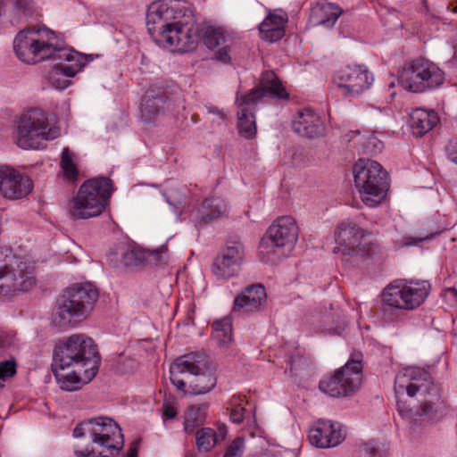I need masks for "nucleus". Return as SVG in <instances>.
<instances>
[{
	"instance_id": "55",
	"label": "nucleus",
	"mask_w": 457,
	"mask_h": 457,
	"mask_svg": "<svg viewBox=\"0 0 457 457\" xmlns=\"http://www.w3.org/2000/svg\"><path fill=\"white\" fill-rule=\"evenodd\" d=\"M216 433H217V436H219V442L224 440L226 437V435H227L226 426H224V425L220 426L218 428V432H216Z\"/></svg>"
},
{
	"instance_id": "37",
	"label": "nucleus",
	"mask_w": 457,
	"mask_h": 457,
	"mask_svg": "<svg viewBox=\"0 0 457 457\" xmlns=\"http://www.w3.org/2000/svg\"><path fill=\"white\" fill-rule=\"evenodd\" d=\"M219 443V436L211 428H202L195 433V445L199 453L210 452Z\"/></svg>"
},
{
	"instance_id": "53",
	"label": "nucleus",
	"mask_w": 457,
	"mask_h": 457,
	"mask_svg": "<svg viewBox=\"0 0 457 457\" xmlns=\"http://www.w3.org/2000/svg\"><path fill=\"white\" fill-rule=\"evenodd\" d=\"M445 296L446 298L451 299L453 302H456L457 297V290L454 287H449L445 290Z\"/></svg>"
},
{
	"instance_id": "7",
	"label": "nucleus",
	"mask_w": 457,
	"mask_h": 457,
	"mask_svg": "<svg viewBox=\"0 0 457 457\" xmlns=\"http://www.w3.org/2000/svg\"><path fill=\"white\" fill-rule=\"evenodd\" d=\"M35 284L30 266L11 248L0 247V295L13 296L29 290Z\"/></svg>"
},
{
	"instance_id": "48",
	"label": "nucleus",
	"mask_w": 457,
	"mask_h": 457,
	"mask_svg": "<svg viewBox=\"0 0 457 457\" xmlns=\"http://www.w3.org/2000/svg\"><path fill=\"white\" fill-rule=\"evenodd\" d=\"M359 454H361V457H382L381 452L373 443L363 445L361 449H359Z\"/></svg>"
},
{
	"instance_id": "43",
	"label": "nucleus",
	"mask_w": 457,
	"mask_h": 457,
	"mask_svg": "<svg viewBox=\"0 0 457 457\" xmlns=\"http://www.w3.org/2000/svg\"><path fill=\"white\" fill-rule=\"evenodd\" d=\"M146 251V264L161 266L166 264L169 261L168 248L165 245H161L157 249Z\"/></svg>"
},
{
	"instance_id": "18",
	"label": "nucleus",
	"mask_w": 457,
	"mask_h": 457,
	"mask_svg": "<svg viewBox=\"0 0 457 457\" xmlns=\"http://www.w3.org/2000/svg\"><path fill=\"white\" fill-rule=\"evenodd\" d=\"M32 187L28 176L7 166L0 168V191L4 197L12 200L25 197Z\"/></svg>"
},
{
	"instance_id": "45",
	"label": "nucleus",
	"mask_w": 457,
	"mask_h": 457,
	"mask_svg": "<svg viewBox=\"0 0 457 457\" xmlns=\"http://www.w3.org/2000/svg\"><path fill=\"white\" fill-rule=\"evenodd\" d=\"M384 147V144L374 135L369 136L362 144L364 153L370 155L379 154Z\"/></svg>"
},
{
	"instance_id": "19",
	"label": "nucleus",
	"mask_w": 457,
	"mask_h": 457,
	"mask_svg": "<svg viewBox=\"0 0 457 457\" xmlns=\"http://www.w3.org/2000/svg\"><path fill=\"white\" fill-rule=\"evenodd\" d=\"M345 437L340 424L325 420L315 422L308 433L310 443L318 448L335 447L343 442Z\"/></svg>"
},
{
	"instance_id": "46",
	"label": "nucleus",
	"mask_w": 457,
	"mask_h": 457,
	"mask_svg": "<svg viewBox=\"0 0 457 457\" xmlns=\"http://www.w3.org/2000/svg\"><path fill=\"white\" fill-rule=\"evenodd\" d=\"M244 449L245 439L241 436H237L228 445L224 457H242Z\"/></svg>"
},
{
	"instance_id": "54",
	"label": "nucleus",
	"mask_w": 457,
	"mask_h": 457,
	"mask_svg": "<svg viewBox=\"0 0 457 457\" xmlns=\"http://www.w3.org/2000/svg\"><path fill=\"white\" fill-rule=\"evenodd\" d=\"M138 441H134L130 445L127 457H137Z\"/></svg>"
},
{
	"instance_id": "12",
	"label": "nucleus",
	"mask_w": 457,
	"mask_h": 457,
	"mask_svg": "<svg viewBox=\"0 0 457 457\" xmlns=\"http://www.w3.org/2000/svg\"><path fill=\"white\" fill-rule=\"evenodd\" d=\"M298 227L291 216L278 218L268 228L260 245L261 253H274L276 249L290 252L298 239Z\"/></svg>"
},
{
	"instance_id": "56",
	"label": "nucleus",
	"mask_w": 457,
	"mask_h": 457,
	"mask_svg": "<svg viewBox=\"0 0 457 457\" xmlns=\"http://www.w3.org/2000/svg\"><path fill=\"white\" fill-rule=\"evenodd\" d=\"M209 112L212 113L220 114V111L216 107H210Z\"/></svg>"
},
{
	"instance_id": "13",
	"label": "nucleus",
	"mask_w": 457,
	"mask_h": 457,
	"mask_svg": "<svg viewBox=\"0 0 457 457\" xmlns=\"http://www.w3.org/2000/svg\"><path fill=\"white\" fill-rule=\"evenodd\" d=\"M362 229L351 220L342 221L335 232L337 245L333 249L334 253H341L345 256H354L360 253L373 254L377 246L373 244L362 245Z\"/></svg>"
},
{
	"instance_id": "17",
	"label": "nucleus",
	"mask_w": 457,
	"mask_h": 457,
	"mask_svg": "<svg viewBox=\"0 0 457 457\" xmlns=\"http://www.w3.org/2000/svg\"><path fill=\"white\" fill-rule=\"evenodd\" d=\"M335 81L345 96H356L370 87L373 77L364 66H346L337 72Z\"/></svg>"
},
{
	"instance_id": "9",
	"label": "nucleus",
	"mask_w": 457,
	"mask_h": 457,
	"mask_svg": "<svg viewBox=\"0 0 457 457\" xmlns=\"http://www.w3.org/2000/svg\"><path fill=\"white\" fill-rule=\"evenodd\" d=\"M398 80L403 88L420 93L440 86L444 82V72L429 61L417 59L403 68Z\"/></svg>"
},
{
	"instance_id": "29",
	"label": "nucleus",
	"mask_w": 457,
	"mask_h": 457,
	"mask_svg": "<svg viewBox=\"0 0 457 457\" xmlns=\"http://www.w3.org/2000/svg\"><path fill=\"white\" fill-rule=\"evenodd\" d=\"M287 20L282 15L269 14L259 25L262 38L273 43L285 35V24Z\"/></svg>"
},
{
	"instance_id": "52",
	"label": "nucleus",
	"mask_w": 457,
	"mask_h": 457,
	"mask_svg": "<svg viewBox=\"0 0 457 457\" xmlns=\"http://www.w3.org/2000/svg\"><path fill=\"white\" fill-rule=\"evenodd\" d=\"M245 409L241 405H236L230 410V419L234 423H241L244 420Z\"/></svg>"
},
{
	"instance_id": "14",
	"label": "nucleus",
	"mask_w": 457,
	"mask_h": 457,
	"mask_svg": "<svg viewBox=\"0 0 457 457\" xmlns=\"http://www.w3.org/2000/svg\"><path fill=\"white\" fill-rule=\"evenodd\" d=\"M406 394L412 397L417 393L423 395L438 396V388L434 385L431 376L426 370L409 367L397 373L395 379V393L396 395Z\"/></svg>"
},
{
	"instance_id": "59",
	"label": "nucleus",
	"mask_w": 457,
	"mask_h": 457,
	"mask_svg": "<svg viewBox=\"0 0 457 457\" xmlns=\"http://www.w3.org/2000/svg\"><path fill=\"white\" fill-rule=\"evenodd\" d=\"M454 11L457 12V6L455 7Z\"/></svg>"
},
{
	"instance_id": "38",
	"label": "nucleus",
	"mask_w": 457,
	"mask_h": 457,
	"mask_svg": "<svg viewBox=\"0 0 457 457\" xmlns=\"http://www.w3.org/2000/svg\"><path fill=\"white\" fill-rule=\"evenodd\" d=\"M237 128L241 136L246 139H251L256 135L255 116L253 112L237 111Z\"/></svg>"
},
{
	"instance_id": "4",
	"label": "nucleus",
	"mask_w": 457,
	"mask_h": 457,
	"mask_svg": "<svg viewBox=\"0 0 457 457\" xmlns=\"http://www.w3.org/2000/svg\"><path fill=\"white\" fill-rule=\"evenodd\" d=\"M99 293L91 283H75L60 296L54 316L59 327H68L85 320L94 308Z\"/></svg>"
},
{
	"instance_id": "32",
	"label": "nucleus",
	"mask_w": 457,
	"mask_h": 457,
	"mask_svg": "<svg viewBox=\"0 0 457 457\" xmlns=\"http://www.w3.org/2000/svg\"><path fill=\"white\" fill-rule=\"evenodd\" d=\"M343 9L332 3H322L318 4L313 11V17L317 24L331 28L335 25Z\"/></svg>"
},
{
	"instance_id": "21",
	"label": "nucleus",
	"mask_w": 457,
	"mask_h": 457,
	"mask_svg": "<svg viewBox=\"0 0 457 457\" xmlns=\"http://www.w3.org/2000/svg\"><path fill=\"white\" fill-rule=\"evenodd\" d=\"M292 128L295 133L308 138L319 137L323 135L325 130L320 117L309 108L297 112L292 121Z\"/></svg>"
},
{
	"instance_id": "42",
	"label": "nucleus",
	"mask_w": 457,
	"mask_h": 457,
	"mask_svg": "<svg viewBox=\"0 0 457 457\" xmlns=\"http://www.w3.org/2000/svg\"><path fill=\"white\" fill-rule=\"evenodd\" d=\"M204 419L200 415V409L192 406L189 408L184 421V429L187 434H191L194 430L203 424Z\"/></svg>"
},
{
	"instance_id": "15",
	"label": "nucleus",
	"mask_w": 457,
	"mask_h": 457,
	"mask_svg": "<svg viewBox=\"0 0 457 457\" xmlns=\"http://www.w3.org/2000/svg\"><path fill=\"white\" fill-rule=\"evenodd\" d=\"M191 7L185 2L156 1L153 2L146 12V27L151 37L165 28L172 20L180 16L184 11L190 10Z\"/></svg>"
},
{
	"instance_id": "40",
	"label": "nucleus",
	"mask_w": 457,
	"mask_h": 457,
	"mask_svg": "<svg viewBox=\"0 0 457 457\" xmlns=\"http://www.w3.org/2000/svg\"><path fill=\"white\" fill-rule=\"evenodd\" d=\"M167 203L173 206L175 213L179 216L181 214V210L187 204L186 188L185 187H172L168 189L164 194Z\"/></svg>"
},
{
	"instance_id": "3",
	"label": "nucleus",
	"mask_w": 457,
	"mask_h": 457,
	"mask_svg": "<svg viewBox=\"0 0 457 457\" xmlns=\"http://www.w3.org/2000/svg\"><path fill=\"white\" fill-rule=\"evenodd\" d=\"M55 116L45 113L39 108H32L23 113L13 132L14 143L21 149L42 148L46 141L55 139L60 129L52 122Z\"/></svg>"
},
{
	"instance_id": "22",
	"label": "nucleus",
	"mask_w": 457,
	"mask_h": 457,
	"mask_svg": "<svg viewBox=\"0 0 457 457\" xmlns=\"http://www.w3.org/2000/svg\"><path fill=\"white\" fill-rule=\"evenodd\" d=\"M147 251L145 249L121 246L108 255L109 264L115 269L135 268L146 264Z\"/></svg>"
},
{
	"instance_id": "2",
	"label": "nucleus",
	"mask_w": 457,
	"mask_h": 457,
	"mask_svg": "<svg viewBox=\"0 0 457 457\" xmlns=\"http://www.w3.org/2000/svg\"><path fill=\"white\" fill-rule=\"evenodd\" d=\"M13 49L19 59L27 63L79 57L78 52L67 48L64 41L46 27L20 31L14 38Z\"/></svg>"
},
{
	"instance_id": "50",
	"label": "nucleus",
	"mask_w": 457,
	"mask_h": 457,
	"mask_svg": "<svg viewBox=\"0 0 457 457\" xmlns=\"http://www.w3.org/2000/svg\"><path fill=\"white\" fill-rule=\"evenodd\" d=\"M448 158L457 164V137L452 138L445 146Z\"/></svg>"
},
{
	"instance_id": "35",
	"label": "nucleus",
	"mask_w": 457,
	"mask_h": 457,
	"mask_svg": "<svg viewBox=\"0 0 457 457\" xmlns=\"http://www.w3.org/2000/svg\"><path fill=\"white\" fill-rule=\"evenodd\" d=\"M165 104L166 97L163 92L154 94L153 89H149L143 99L141 111L145 116L154 115L164 110Z\"/></svg>"
},
{
	"instance_id": "11",
	"label": "nucleus",
	"mask_w": 457,
	"mask_h": 457,
	"mask_svg": "<svg viewBox=\"0 0 457 457\" xmlns=\"http://www.w3.org/2000/svg\"><path fill=\"white\" fill-rule=\"evenodd\" d=\"M361 361L349 360L328 378L320 381L319 388L332 397L347 396L355 392L361 382Z\"/></svg>"
},
{
	"instance_id": "39",
	"label": "nucleus",
	"mask_w": 457,
	"mask_h": 457,
	"mask_svg": "<svg viewBox=\"0 0 457 457\" xmlns=\"http://www.w3.org/2000/svg\"><path fill=\"white\" fill-rule=\"evenodd\" d=\"M397 404H398V410H399V413L403 417V418H409V417H419V419L420 420V421H424V420H432L436 418V411H434L433 410V405H432V400H426V403L421 405L420 408H418L415 412H412L411 411H407L405 410L404 408H403L399 402H397Z\"/></svg>"
},
{
	"instance_id": "30",
	"label": "nucleus",
	"mask_w": 457,
	"mask_h": 457,
	"mask_svg": "<svg viewBox=\"0 0 457 457\" xmlns=\"http://www.w3.org/2000/svg\"><path fill=\"white\" fill-rule=\"evenodd\" d=\"M429 284L427 281H405V300L407 310L419 307L427 298L429 292Z\"/></svg>"
},
{
	"instance_id": "25",
	"label": "nucleus",
	"mask_w": 457,
	"mask_h": 457,
	"mask_svg": "<svg viewBox=\"0 0 457 457\" xmlns=\"http://www.w3.org/2000/svg\"><path fill=\"white\" fill-rule=\"evenodd\" d=\"M65 60L71 64H56L49 74V81L55 89H64L69 87V78L74 77L85 65L83 56L79 53V57Z\"/></svg>"
},
{
	"instance_id": "8",
	"label": "nucleus",
	"mask_w": 457,
	"mask_h": 457,
	"mask_svg": "<svg viewBox=\"0 0 457 457\" xmlns=\"http://www.w3.org/2000/svg\"><path fill=\"white\" fill-rule=\"evenodd\" d=\"M194 26L195 16L192 9L184 11L152 38L158 46L169 47L172 51L188 52L195 49L197 43L196 36L192 33Z\"/></svg>"
},
{
	"instance_id": "58",
	"label": "nucleus",
	"mask_w": 457,
	"mask_h": 457,
	"mask_svg": "<svg viewBox=\"0 0 457 457\" xmlns=\"http://www.w3.org/2000/svg\"><path fill=\"white\" fill-rule=\"evenodd\" d=\"M428 237H420V238L418 239V242H421V241H423L424 239H426V238H428Z\"/></svg>"
},
{
	"instance_id": "1",
	"label": "nucleus",
	"mask_w": 457,
	"mask_h": 457,
	"mask_svg": "<svg viewBox=\"0 0 457 457\" xmlns=\"http://www.w3.org/2000/svg\"><path fill=\"white\" fill-rule=\"evenodd\" d=\"M99 362L93 339L85 334H75L56 344L52 367L60 387L75 391L96 377Z\"/></svg>"
},
{
	"instance_id": "44",
	"label": "nucleus",
	"mask_w": 457,
	"mask_h": 457,
	"mask_svg": "<svg viewBox=\"0 0 457 457\" xmlns=\"http://www.w3.org/2000/svg\"><path fill=\"white\" fill-rule=\"evenodd\" d=\"M290 372L292 376H299L303 372H307L311 370L312 362L308 358L294 355L290 357Z\"/></svg>"
},
{
	"instance_id": "49",
	"label": "nucleus",
	"mask_w": 457,
	"mask_h": 457,
	"mask_svg": "<svg viewBox=\"0 0 457 457\" xmlns=\"http://www.w3.org/2000/svg\"><path fill=\"white\" fill-rule=\"evenodd\" d=\"M177 416V409L174 404L170 401H165L162 404V420H173Z\"/></svg>"
},
{
	"instance_id": "47",
	"label": "nucleus",
	"mask_w": 457,
	"mask_h": 457,
	"mask_svg": "<svg viewBox=\"0 0 457 457\" xmlns=\"http://www.w3.org/2000/svg\"><path fill=\"white\" fill-rule=\"evenodd\" d=\"M16 373V362L13 358L0 362V386L6 378Z\"/></svg>"
},
{
	"instance_id": "6",
	"label": "nucleus",
	"mask_w": 457,
	"mask_h": 457,
	"mask_svg": "<svg viewBox=\"0 0 457 457\" xmlns=\"http://www.w3.org/2000/svg\"><path fill=\"white\" fill-rule=\"evenodd\" d=\"M353 173L361 201L370 207L380 204L389 187L387 173L383 167L376 161L359 159Z\"/></svg>"
},
{
	"instance_id": "31",
	"label": "nucleus",
	"mask_w": 457,
	"mask_h": 457,
	"mask_svg": "<svg viewBox=\"0 0 457 457\" xmlns=\"http://www.w3.org/2000/svg\"><path fill=\"white\" fill-rule=\"evenodd\" d=\"M382 298L387 305L407 310V303L405 300V281L395 280L389 284L382 293Z\"/></svg>"
},
{
	"instance_id": "20",
	"label": "nucleus",
	"mask_w": 457,
	"mask_h": 457,
	"mask_svg": "<svg viewBox=\"0 0 457 457\" xmlns=\"http://www.w3.org/2000/svg\"><path fill=\"white\" fill-rule=\"evenodd\" d=\"M196 361L202 360L204 366L196 370H190V378L187 379L189 393L194 395H204L212 391L216 386V377L213 373L209 358L204 353H190Z\"/></svg>"
},
{
	"instance_id": "33",
	"label": "nucleus",
	"mask_w": 457,
	"mask_h": 457,
	"mask_svg": "<svg viewBox=\"0 0 457 457\" xmlns=\"http://www.w3.org/2000/svg\"><path fill=\"white\" fill-rule=\"evenodd\" d=\"M202 214L199 217L198 224L207 223L223 215L227 211V204L220 197H209L202 204Z\"/></svg>"
},
{
	"instance_id": "57",
	"label": "nucleus",
	"mask_w": 457,
	"mask_h": 457,
	"mask_svg": "<svg viewBox=\"0 0 457 457\" xmlns=\"http://www.w3.org/2000/svg\"><path fill=\"white\" fill-rule=\"evenodd\" d=\"M416 241H413V240H410L408 239L407 242L405 243L406 245H416Z\"/></svg>"
},
{
	"instance_id": "26",
	"label": "nucleus",
	"mask_w": 457,
	"mask_h": 457,
	"mask_svg": "<svg viewBox=\"0 0 457 457\" xmlns=\"http://www.w3.org/2000/svg\"><path fill=\"white\" fill-rule=\"evenodd\" d=\"M194 355L185 354L178 357L170 367V382L179 391L186 393L187 381L180 378L185 373L190 374V370H196L204 366L202 360L196 361Z\"/></svg>"
},
{
	"instance_id": "10",
	"label": "nucleus",
	"mask_w": 457,
	"mask_h": 457,
	"mask_svg": "<svg viewBox=\"0 0 457 457\" xmlns=\"http://www.w3.org/2000/svg\"><path fill=\"white\" fill-rule=\"evenodd\" d=\"M86 434H89L93 443L109 449L120 450L124 445L121 428L108 417L83 420L73 430V436L76 438L82 437Z\"/></svg>"
},
{
	"instance_id": "51",
	"label": "nucleus",
	"mask_w": 457,
	"mask_h": 457,
	"mask_svg": "<svg viewBox=\"0 0 457 457\" xmlns=\"http://www.w3.org/2000/svg\"><path fill=\"white\" fill-rule=\"evenodd\" d=\"M15 336L7 332H0V348L7 349L14 345Z\"/></svg>"
},
{
	"instance_id": "36",
	"label": "nucleus",
	"mask_w": 457,
	"mask_h": 457,
	"mask_svg": "<svg viewBox=\"0 0 457 457\" xmlns=\"http://www.w3.org/2000/svg\"><path fill=\"white\" fill-rule=\"evenodd\" d=\"M262 98L263 92L257 87L241 96L237 93L236 98L237 111H240L242 114L243 112L254 113L257 104L262 102Z\"/></svg>"
},
{
	"instance_id": "34",
	"label": "nucleus",
	"mask_w": 457,
	"mask_h": 457,
	"mask_svg": "<svg viewBox=\"0 0 457 457\" xmlns=\"http://www.w3.org/2000/svg\"><path fill=\"white\" fill-rule=\"evenodd\" d=\"M212 338L220 347L227 348L232 342V324L229 318H223L213 321Z\"/></svg>"
},
{
	"instance_id": "24",
	"label": "nucleus",
	"mask_w": 457,
	"mask_h": 457,
	"mask_svg": "<svg viewBox=\"0 0 457 457\" xmlns=\"http://www.w3.org/2000/svg\"><path fill=\"white\" fill-rule=\"evenodd\" d=\"M204 44L210 49H217L215 57L217 60L228 63L231 60L230 49L233 40L230 36L225 34L220 29L207 28L204 32Z\"/></svg>"
},
{
	"instance_id": "28",
	"label": "nucleus",
	"mask_w": 457,
	"mask_h": 457,
	"mask_svg": "<svg viewBox=\"0 0 457 457\" xmlns=\"http://www.w3.org/2000/svg\"><path fill=\"white\" fill-rule=\"evenodd\" d=\"M257 87L263 92V97L269 96L276 100H287L289 98L288 92L274 71H267L263 72Z\"/></svg>"
},
{
	"instance_id": "27",
	"label": "nucleus",
	"mask_w": 457,
	"mask_h": 457,
	"mask_svg": "<svg viewBox=\"0 0 457 457\" xmlns=\"http://www.w3.org/2000/svg\"><path fill=\"white\" fill-rule=\"evenodd\" d=\"M438 121V115L434 111L416 108L410 113L409 125L416 137H422L430 131Z\"/></svg>"
},
{
	"instance_id": "16",
	"label": "nucleus",
	"mask_w": 457,
	"mask_h": 457,
	"mask_svg": "<svg viewBox=\"0 0 457 457\" xmlns=\"http://www.w3.org/2000/svg\"><path fill=\"white\" fill-rule=\"evenodd\" d=\"M245 256V249L241 243L234 242L228 245L215 257L212 271L217 278L227 279L238 274Z\"/></svg>"
},
{
	"instance_id": "41",
	"label": "nucleus",
	"mask_w": 457,
	"mask_h": 457,
	"mask_svg": "<svg viewBox=\"0 0 457 457\" xmlns=\"http://www.w3.org/2000/svg\"><path fill=\"white\" fill-rule=\"evenodd\" d=\"M61 167L64 177L69 180L74 181L78 178L79 170L73 162L71 154L69 148H64L62 153Z\"/></svg>"
},
{
	"instance_id": "5",
	"label": "nucleus",
	"mask_w": 457,
	"mask_h": 457,
	"mask_svg": "<svg viewBox=\"0 0 457 457\" xmlns=\"http://www.w3.org/2000/svg\"><path fill=\"white\" fill-rule=\"evenodd\" d=\"M112 180L105 177L85 181L69 203L72 220H87L99 216L112 195Z\"/></svg>"
},
{
	"instance_id": "23",
	"label": "nucleus",
	"mask_w": 457,
	"mask_h": 457,
	"mask_svg": "<svg viewBox=\"0 0 457 457\" xmlns=\"http://www.w3.org/2000/svg\"><path fill=\"white\" fill-rule=\"evenodd\" d=\"M266 300V292L261 284L247 287L234 300L233 312L248 313L256 312Z\"/></svg>"
}]
</instances>
